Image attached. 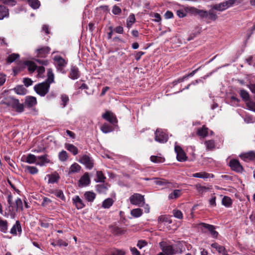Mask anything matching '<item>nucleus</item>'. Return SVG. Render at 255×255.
Listing matches in <instances>:
<instances>
[{
	"mask_svg": "<svg viewBox=\"0 0 255 255\" xmlns=\"http://www.w3.org/2000/svg\"><path fill=\"white\" fill-rule=\"evenodd\" d=\"M159 246L162 252L160 253H163L166 255H175L177 254H181L182 250L178 249L175 246L170 245L165 241H162L159 243Z\"/></svg>",
	"mask_w": 255,
	"mask_h": 255,
	"instance_id": "f257e3e1",
	"label": "nucleus"
},
{
	"mask_svg": "<svg viewBox=\"0 0 255 255\" xmlns=\"http://www.w3.org/2000/svg\"><path fill=\"white\" fill-rule=\"evenodd\" d=\"M2 103L9 107L14 109L16 112L21 113L24 110V106L20 104L18 100L13 98L12 97H8L2 101Z\"/></svg>",
	"mask_w": 255,
	"mask_h": 255,
	"instance_id": "f03ea898",
	"label": "nucleus"
},
{
	"mask_svg": "<svg viewBox=\"0 0 255 255\" xmlns=\"http://www.w3.org/2000/svg\"><path fill=\"white\" fill-rule=\"evenodd\" d=\"M49 88V83L44 82L36 85L34 89L37 94L43 97L48 92Z\"/></svg>",
	"mask_w": 255,
	"mask_h": 255,
	"instance_id": "7ed1b4c3",
	"label": "nucleus"
},
{
	"mask_svg": "<svg viewBox=\"0 0 255 255\" xmlns=\"http://www.w3.org/2000/svg\"><path fill=\"white\" fill-rule=\"evenodd\" d=\"M237 1L238 0H228L220 3L214 5L212 6V9L222 11L233 6V4Z\"/></svg>",
	"mask_w": 255,
	"mask_h": 255,
	"instance_id": "20e7f679",
	"label": "nucleus"
},
{
	"mask_svg": "<svg viewBox=\"0 0 255 255\" xmlns=\"http://www.w3.org/2000/svg\"><path fill=\"white\" fill-rule=\"evenodd\" d=\"M129 201L131 204L140 207L145 203L144 196L138 193H134L131 195L129 198Z\"/></svg>",
	"mask_w": 255,
	"mask_h": 255,
	"instance_id": "39448f33",
	"label": "nucleus"
},
{
	"mask_svg": "<svg viewBox=\"0 0 255 255\" xmlns=\"http://www.w3.org/2000/svg\"><path fill=\"white\" fill-rule=\"evenodd\" d=\"M79 162L84 165L89 169H92L94 166V160L88 155L85 154L81 156L79 160Z\"/></svg>",
	"mask_w": 255,
	"mask_h": 255,
	"instance_id": "423d86ee",
	"label": "nucleus"
},
{
	"mask_svg": "<svg viewBox=\"0 0 255 255\" xmlns=\"http://www.w3.org/2000/svg\"><path fill=\"white\" fill-rule=\"evenodd\" d=\"M53 60L55 62L57 69L62 72H64L63 68L66 66L67 62L59 55L54 56Z\"/></svg>",
	"mask_w": 255,
	"mask_h": 255,
	"instance_id": "0eeeda50",
	"label": "nucleus"
},
{
	"mask_svg": "<svg viewBox=\"0 0 255 255\" xmlns=\"http://www.w3.org/2000/svg\"><path fill=\"white\" fill-rule=\"evenodd\" d=\"M155 140L160 143L166 142L168 140V135L161 129H157L155 132Z\"/></svg>",
	"mask_w": 255,
	"mask_h": 255,
	"instance_id": "6e6552de",
	"label": "nucleus"
},
{
	"mask_svg": "<svg viewBox=\"0 0 255 255\" xmlns=\"http://www.w3.org/2000/svg\"><path fill=\"white\" fill-rule=\"evenodd\" d=\"M174 149L176 153V157L178 161L183 162L187 160V157L184 150L180 146L176 145Z\"/></svg>",
	"mask_w": 255,
	"mask_h": 255,
	"instance_id": "1a4fd4ad",
	"label": "nucleus"
},
{
	"mask_svg": "<svg viewBox=\"0 0 255 255\" xmlns=\"http://www.w3.org/2000/svg\"><path fill=\"white\" fill-rule=\"evenodd\" d=\"M50 162L49 156L47 154H44L37 156V162L36 164L40 166H45L46 164Z\"/></svg>",
	"mask_w": 255,
	"mask_h": 255,
	"instance_id": "9d476101",
	"label": "nucleus"
},
{
	"mask_svg": "<svg viewBox=\"0 0 255 255\" xmlns=\"http://www.w3.org/2000/svg\"><path fill=\"white\" fill-rule=\"evenodd\" d=\"M229 165L231 169L238 172H241L243 168L240 164L239 161L236 159H232L230 161Z\"/></svg>",
	"mask_w": 255,
	"mask_h": 255,
	"instance_id": "9b49d317",
	"label": "nucleus"
},
{
	"mask_svg": "<svg viewBox=\"0 0 255 255\" xmlns=\"http://www.w3.org/2000/svg\"><path fill=\"white\" fill-rule=\"evenodd\" d=\"M50 48L48 46H44L37 49L35 50L36 55L38 57H45L49 53Z\"/></svg>",
	"mask_w": 255,
	"mask_h": 255,
	"instance_id": "f8f14e48",
	"label": "nucleus"
},
{
	"mask_svg": "<svg viewBox=\"0 0 255 255\" xmlns=\"http://www.w3.org/2000/svg\"><path fill=\"white\" fill-rule=\"evenodd\" d=\"M90 178L89 177V173L86 172L80 178L78 182V185L79 187L87 186L90 183Z\"/></svg>",
	"mask_w": 255,
	"mask_h": 255,
	"instance_id": "ddd939ff",
	"label": "nucleus"
},
{
	"mask_svg": "<svg viewBox=\"0 0 255 255\" xmlns=\"http://www.w3.org/2000/svg\"><path fill=\"white\" fill-rule=\"evenodd\" d=\"M194 187L198 193L200 195L205 194L212 189L211 186H203L200 184H197L194 186Z\"/></svg>",
	"mask_w": 255,
	"mask_h": 255,
	"instance_id": "4468645a",
	"label": "nucleus"
},
{
	"mask_svg": "<svg viewBox=\"0 0 255 255\" xmlns=\"http://www.w3.org/2000/svg\"><path fill=\"white\" fill-rule=\"evenodd\" d=\"M73 203L77 209H81L85 207V204L79 196H76L72 198Z\"/></svg>",
	"mask_w": 255,
	"mask_h": 255,
	"instance_id": "2eb2a0df",
	"label": "nucleus"
},
{
	"mask_svg": "<svg viewBox=\"0 0 255 255\" xmlns=\"http://www.w3.org/2000/svg\"><path fill=\"white\" fill-rule=\"evenodd\" d=\"M103 118L112 124H115L117 123V120L115 115L111 112H106L103 115Z\"/></svg>",
	"mask_w": 255,
	"mask_h": 255,
	"instance_id": "dca6fc26",
	"label": "nucleus"
},
{
	"mask_svg": "<svg viewBox=\"0 0 255 255\" xmlns=\"http://www.w3.org/2000/svg\"><path fill=\"white\" fill-rule=\"evenodd\" d=\"M192 176L193 177L200 178L205 179L210 177L213 178L214 177V175L212 174H210L207 172L203 171L194 173L192 174Z\"/></svg>",
	"mask_w": 255,
	"mask_h": 255,
	"instance_id": "f3484780",
	"label": "nucleus"
},
{
	"mask_svg": "<svg viewBox=\"0 0 255 255\" xmlns=\"http://www.w3.org/2000/svg\"><path fill=\"white\" fill-rule=\"evenodd\" d=\"M211 247L216 249V250L220 254H222V255H229L227 254V251L224 247L219 245L217 243H213L211 245Z\"/></svg>",
	"mask_w": 255,
	"mask_h": 255,
	"instance_id": "a211bd4d",
	"label": "nucleus"
},
{
	"mask_svg": "<svg viewBox=\"0 0 255 255\" xmlns=\"http://www.w3.org/2000/svg\"><path fill=\"white\" fill-rule=\"evenodd\" d=\"M201 225L205 228L207 229L210 232V234L214 238H216L218 235V233L217 231L215 230V228L214 226L209 225L205 223H201Z\"/></svg>",
	"mask_w": 255,
	"mask_h": 255,
	"instance_id": "6ab92c4d",
	"label": "nucleus"
},
{
	"mask_svg": "<svg viewBox=\"0 0 255 255\" xmlns=\"http://www.w3.org/2000/svg\"><path fill=\"white\" fill-rule=\"evenodd\" d=\"M37 104L36 98L32 96H28L26 98L25 104L28 107H32Z\"/></svg>",
	"mask_w": 255,
	"mask_h": 255,
	"instance_id": "aec40b11",
	"label": "nucleus"
},
{
	"mask_svg": "<svg viewBox=\"0 0 255 255\" xmlns=\"http://www.w3.org/2000/svg\"><path fill=\"white\" fill-rule=\"evenodd\" d=\"M240 157L245 160H252L255 158V152L251 151L243 153L240 155Z\"/></svg>",
	"mask_w": 255,
	"mask_h": 255,
	"instance_id": "412c9836",
	"label": "nucleus"
},
{
	"mask_svg": "<svg viewBox=\"0 0 255 255\" xmlns=\"http://www.w3.org/2000/svg\"><path fill=\"white\" fill-rule=\"evenodd\" d=\"M21 232V228L20 226V222L18 221H17L15 224L12 226V228L10 230V233L13 235H16L17 232Z\"/></svg>",
	"mask_w": 255,
	"mask_h": 255,
	"instance_id": "4be33fe9",
	"label": "nucleus"
},
{
	"mask_svg": "<svg viewBox=\"0 0 255 255\" xmlns=\"http://www.w3.org/2000/svg\"><path fill=\"white\" fill-rule=\"evenodd\" d=\"M70 77L73 80L77 79L79 77V72L77 67H71L70 73Z\"/></svg>",
	"mask_w": 255,
	"mask_h": 255,
	"instance_id": "5701e85b",
	"label": "nucleus"
},
{
	"mask_svg": "<svg viewBox=\"0 0 255 255\" xmlns=\"http://www.w3.org/2000/svg\"><path fill=\"white\" fill-rule=\"evenodd\" d=\"M8 9L6 7L0 5V20L8 17Z\"/></svg>",
	"mask_w": 255,
	"mask_h": 255,
	"instance_id": "b1692460",
	"label": "nucleus"
},
{
	"mask_svg": "<svg viewBox=\"0 0 255 255\" xmlns=\"http://www.w3.org/2000/svg\"><path fill=\"white\" fill-rule=\"evenodd\" d=\"M84 196L86 200L88 202H93L96 198V194L95 193L91 191L86 192Z\"/></svg>",
	"mask_w": 255,
	"mask_h": 255,
	"instance_id": "393cba45",
	"label": "nucleus"
},
{
	"mask_svg": "<svg viewBox=\"0 0 255 255\" xmlns=\"http://www.w3.org/2000/svg\"><path fill=\"white\" fill-rule=\"evenodd\" d=\"M81 166L77 163H74L71 165L69 168V174L77 173L81 170Z\"/></svg>",
	"mask_w": 255,
	"mask_h": 255,
	"instance_id": "a878e982",
	"label": "nucleus"
},
{
	"mask_svg": "<svg viewBox=\"0 0 255 255\" xmlns=\"http://www.w3.org/2000/svg\"><path fill=\"white\" fill-rule=\"evenodd\" d=\"M208 128L204 126L202 128L198 129L197 134L200 136L205 137L208 134Z\"/></svg>",
	"mask_w": 255,
	"mask_h": 255,
	"instance_id": "bb28decb",
	"label": "nucleus"
},
{
	"mask_svg": "<svg viewBox=\"0 0 255 255\" xmlns=\"http://www.w3.org/2000/svg\"><path fill=\"white\" fill-rule=\"evenodd\" d=\"M14 90L17 94L20 95H25L27 93V90L22 85L17 86Z\"/></svg>",
	"mask_w": 255,
	"mask_h": 255,
	"instance_id": "cd10ccee",
	"label": "nucleus"
},
{
	"mask_svg": "<svg viewBox=\"0 0 255 255\" xmlns=\"http://www.w3.org/2000/svg\"><path fill=\"white\" fill-rule=\"evenodd\" d=\"M65 148L70 152H72L74 155L78 153V149L75 145L72 144H66Z\"/></svg>",
	"mask_w": 255,
	"mask_h": 255,
	"instance_id": "c85d7f7f",
	"label": "nucleus"
},
{
	"mask_svg": "<svg viewBox=\"0 0 255 255\" xmlns=\"http://www.w3.org/2000/svg\"><path fill=\"white\" fill-rule=\"evenodd\" d=\"M114 201L112 198H108L105 199L102 203V207L105 209H109L113 204Z\"/></svg>",
	"mask_w": 255,
	"mask_h": 255,
	"instance_id": "c756f323",
	"label": "nucleus"
},
{
	"mask_svg": "<svg viewBox=\"0 0 255 255\" xmlns=\"http://www.w3.org/2000/svg\"><path fill=\"white\" fill-rule=\"evenodd\" d=\"M54 76L51 69H48L47 71V79L45 82L48 83L49 85L54 82Z\"/></svg>",
	"mask_w": 255,
	"mask_h": 255,
	"instance_id": "7c9ffc66",
	"label": "nucleus"
},
{
	"mask_svg": "<svg viewBox=\"0 0 255 255\" xmlns=\"http://www.w3.org/2000/svg\"><path fill=\"white\" fill-rule=\"evenodd\" d=\"M25 65L27 67L30 72H33L36 69V66L33 62L27 61L25 62Z\"/></svg>",
	"mask_w": 255,
	"mask_h": 255,
	"instance_id": "2f4dec72",
	"label": "nucleus"
},
{
	"mask_svg": "<svg viewBox=\"0 0 255 255\" xmlns=\"http://www.w3.org/2000/svg\"><path fill=\"white\" fill-rule=\"evenodd\" d=\"M8 223L6 220L0 219V230L3 233H6L7 231Z\"/></svg>",
	"mask_w": 255,
	"mask_h": 255,
	"instance_id": "473e14b6",
	"label": "nucleus"
},
{
	"mask_svg": "<svg viewBox=\"0 0 255 255\" xmlns=\"http://www.w3.org/2000/svg\"><path fill=\"white\" fill-rule=\"evenodd\" d=\"M240 95L243 100L245 102H247L250 100V95L248 92L244 89H241L240 91Z\"/></svg>",
	"mask_w": 255,
	"mask_h": 255,
	"instance_id": "72a5a7b5",
	"label": "nucleus"
},
{
	"mask_svg": "<svg viewBox=\"0 0 255 255\" xmlns=\"http://www.w3.org/2000/svg\"><path fill=\"white\" fill-rule=\"evenodd\" d=\"M25 161L29 164L36 163L37 162V156L34 154H29L26 157Z\"/></svg>",
	"mask_w": 255,
	"mask_h": 255,
	"instance_id": "f704fd0d",
	"label": "nucleus"
},
{
	"mask_svg": "<svg viewBox=\"0 0 255 255\" xmlns=\"http://www.w3.org/2000/svg\"><path fill=\"white\" fill-rule=\"evenodd\" d=\"M206 147L208 150H212L215 147V142L213 140H206L205 142Z\"/></svg>",
	"mask_w": 255,
	"mask_h": 255,
	"instance_id": "c9c22d12",
	"label": "nucleus"
},
{
	"mask_svg": "<svg viewBox=\"0 0 255 255\" xmlns=\"http://www.w3.org/2000/svg\"><path fill=\"white\" fill-rule=\"evenodd\" d=\"M97 179L95 180L96 182H104L106 177L101 171H98L96 173Z\"/></svg>",
	"mask_w": 255,
	"mask_h": 255,
	"instance_id": "e433bc0d",
	"label": "nucleus"
},
{
	"mask_svg": "<svg viewBox=\"0 0 255 255\" xmlns=\"http://www.w3.org/2000/svg\"><path fill=\"white\" fill-rule=\"evenodd\" d=\"M130 214L133 217L138 218L142 215V210L139 208L132 209L130 211Z\"/></svg>",
	"mask_w": 255,
	"mask_h": 255,
	"instance_id": "4c0bfd02",
	"label": "nucleus"
},
{
	"mask_svg": "<svg viewBox=\"0 0 255 255\" xmlns=\"http://www.w3.org/2000/svg\"><path fill=\"white\" fill-rule=\"evenodd\" d=\"M181 195V190H174L171 192L168 196L169 199H176Z\"/></svg>",
	"mask_w": 255,
	"mask_h": 255,
	"instance_id": "58836bf2",
	"label": "nucleus"
},
{
	"mask_svg": "<svg viewBox=\"0 0 255 255\" xmlns=\"http://www.w3.org/2000/svg\"><path fill=\"white\" fill-rule=\"evenodd\" d=\"M108 187L106 184L97 185L96 186L97 191L100 193H105L108 190Z\"/></svg>",
	"mask_w": 255,
	"mask_h": 255,
	"instance_id": "ea45409f",
	"label": "nucleus"
},
{
	"mask_svg": "<svg viewBox=\"0 0 255 255\" xmlns=\"http://www.w3.org/2000/svg\"><path fill=\"white\" fill-rule=\"evenodd\" d=\"M135 18L133 14H131L128 16L127 20V25L128 28L131 27L132 25L135 22Z\"/></svg>",
	"mask_w": 255,
	"mask_h": 255,
	"instance_id": "a19ab883",
	"label": "nucleus"
},
{
	"mask_svg": "<svg viewBox=\"0 0 255 255\" xmlns=\"http://www.w3.org/2000/svg\"><path fill=\"white\" fill-rule=\"evenodd\" d=\"M240 102V100L235 96H232L230 98L229 103L233 106H238Z\"/></svg>",
	"mask_w": 255,
	"mask_h": 255,
	"instance_id": "79ce46f5",
	"label": "nucleus"
},
{
	"mask_svg": "<svg viewBox=\"0 0 255 255\" xmlns=\"http://www.w3.org/2000/svg\"><path fill=\"white\" fill-rule=\"evenodd\" d=\"M101 130L105 133L111 132L113 130V128L111 126L107 124H104L101 128Z\"/></svg>",
	"mask_w": 255,
	"mask_h": 255,
	"instance_id": "37998d69",
	"label": "nucleus"
},
{
	"mask_svg": "<svg viewBox=\"0 0 255 255\" xmlns=\"http://www.w3.org/2000/svg\"><path fill=\"white\" fill-rule=\"evenodd\" d=\"M29 5L33 9L38 8L40 5V2L38 0H28Z\"/></svg>",
	"mask_w": 255,
	"mask_h": 255,
	"instance_id": "c03bdc74",
	"label": "nucleus"
},
{
	"mask_svg": "<svg viewBox=\"0 0 255 255\" xmlns=\"http://www.w3.org/2000/svg\"><path fill=\"white\" fill-rule=\"evenodd\" d=\"M222 203L225 206L229 207L232 205V201L230 197L224 196L222 199Z\"/></svg>",
	"mask_w": 255,
	"mask_h": 255,
	"instance_id": "a18cd8bd",
	"label": "nucleus"
},
{
	"mask_svg": "<svg viewBox=\"0 0 255 255\" xmlns=\"http://www.w3.org/2000/svg\"><path fill=\"white\" fill-rule=\"evenodd\" d=\"M59 159L61 161H65L68 158V154L65 150L61 151L58 155Z\"/></svg>",
	"mask_w": 255,
	"mask_h": 255,
	"instance_id": "49530a36",
	"label": "nucleus"
},
{
	"mask_svg": "<svg viewBox=\"0 0 255 255\" xmlns=\"http://www.w3.org/2000/svg\"><path fill=\"white\" fill-rule=\"evenodd\" d=\"M158 222L159 223L167 222L169 224H171L172 223V220L168 217L162 215L158 217Z\"/></svg>",
	"mask_w": 255,
	"mask_h": 255,
	"instance_id": "de8ad7c7",
	"label": "nucleus"
},
{
	"mask_svg": "<svg viewBox=\"0 0 255 255\" xmlns=\"http://www.w3.org/2000/svg\"><path fill=\"white\" fill-rule=\"evenodd\" d=\"M246 103L248 109L255 112V103L250 100H249Z\"/></svg>",
	"mask_w": 255,
	"mask_h": 255,
	"instance_id": "09e8293b",
	"label": "nucleus"
},
{
	"mask_svg": "<svg viewBox=\"0 0 255 255\" xmlns=\"http://www.w3.org/2000/svg\"><path fill=\"white\" fill-rule=\"evenodd\" d=\"M47 176L49 177V183H54L58 181L59 178V176L56 174L48 175Z\"/></svg>",
	"mask_w": 255,
	"mask_h": 255,
	"instance_id": "8fccbe9b",
	"label": "nucleus"
},
{
	"mask_svg": "<svg viewBox=\"0 0 255 255\" xmlns=\"http://www.w3.org/2000/svg\"><path fill=\"white\" fill-rule=\"evenodd\" d=\"M172 214L174 217L178 219H182L183 218V214L181 212V211L177 210V209H174L172 211Z\"/></svg>",
	"mask_w": 255,
	"mask_h": 255,
	"instance_id": "3c124183",
	"label": "nucleus"
},
{
	"mask_svg": "<svg viewBox=\"0 0 255 255\" xmlns=\"http://www.w3.org/2000/svg\"><path fill=\"white\" fill-rule=\"evenodd\" d=\"M213 9L208 11V17L210 19L212 20H215L218 16L216 15V12L213 11Z\"/></svg>",
	"mask_w": 255,
	"mask_h": 255,
	"instance_id": "603ef678",
	"label": "nucleus"
},
{
	"mask_svg": "<svg viewBox=\"0 0 255 255\" xmlns=\"http://www.w3.org/2000/svg\"><path fill=\"white\" fill-rule=\"evenodd\" d=\"M26 169L31 174H36L38 172V169L35 166H26Z\"/></svg>",
	"mask_w": 255,
	"mask_h": 255,
	"instance_id": "864d4df0",
	"label": "nucleus"
},
{
	"mask_svg": "<svg viewBox=\"0 0 255 255\" xmlns=\"http://www.w3.org/2000/svg\"><path fill=\"white\" fill-rule=\"evenodd\" d=\"M19 55L18 54L13 53L8 56L7 57V62L12 63L16 59L19 58Z\"/></svg>",
	"mask_w": 255,
	"mask_h": 255,
	"instance_id": "5fc2aeb1",
	"label": "nucleus"
},
{
	"mask_svg": "<svg viewBox=\"0 0 255 255\" xmlns=\"http://www.w3.org/2000/svg\"><path fill=\"white\" fill-rule=\"evenodd\" d=\"M53 193L56 197L59 198L61 200H64L65 199L64 195L62 191L60 190H56L54 191Z\"/></svg>",
	"mask_w": 255,
	"mask_h": 255,
	"instance_id": "6e6d98bb",
	"label": "nucleus"
},
{
	"mask_svg": "<svg viewBox=\"0 0 255 255\" xmlns=\"http://www.w3.org/2000/svg\"><path fill=\"white\" fill-rule=\"evenodd\" d=\"M15 205L17 210L22 211L23 210L22 202L20 198H17L15 200Z\"/></svg>",
	"mask_w": 255,
	"mask_h": 255,
	"instance_id": "4d7b16f0",
	"label": "nucleus"
},
{
	"mask_svg": "<svg viewBox=\"0 0 255 255\" xmlns=\"http://www.w3.org/2000/svg\"><path fill=\"white\" fill-rule=\"evenodd\" d=\"M61 99L62 101V105H63V107H65L68 102H69V97L66 95H62L61 97Z\"/></svg>",
	"mask_w": 255,
	"mask_h": 255,
	"instance_id": "13d9d810",
	"label": "nucleus"
},
{
	"mask_svg": "<svg viewBox=\"0 0 255 255\" xmlns=\"http://www.w3.org/2000/svg\"><path fill=\"white\" fill-rule=\"evenodd\" d=\"M150 160L152 162L154 163H159L163 161V159L161 157L156 156H151L150 157Z\"/></svg>",
	"mask_w": 255,
	"mask_h": 255,
	"instance_id": "bf43d9fd",
	"label": "nucleus"
},
{
	"mask_svg": "<svg viewBox=\"0 0 255 255\" xmlns=\"http://www.w3.org/2000/svg\"><path fill=\"white\" fill-rule=\"evenodd\" d=\"M201 18H206L208 17V11L202 9H199L197 14Z\"/></svg>",
	"mask_w": 255,
	"mask_h": 255,
	"instance_id": "052dcab7",
	"label": "nucleus"
},
{
	"mask_svg": "<svg viewBox=\"0 0 255 255\" xmlns=\"http://www.w3.org/2000/svg\"><path fill=\"white\" fill-rule=\"evenodd\" d=\"M122 10L121 8L117 5H114L113 7L112 12L115 14H119L121 13Z\"/></svg>",
	"mask_w": 255,
	"mask_h": 255,
	"instance_id": "680f3d73",
	"label": "nucleus"
},
{
	"mask_svg": "<svg viewBox=\"0 0 255 255\" xmlns=\"http://www.w3.org/2000/svg\"><path fill=\"white\" fill-rule=\"evenodd\" d=\"M23 82L26 87H29V86H31L33 83V81L31 80V79L28 78H24L23 80Z\"/></svg>",
	"mask_w": 255,
	"mask_h": 255,
	"instance_id": "e2e57ef3",
	"label": "nucleus"
},
{
	"mask_svg": "<svg viewBox=\"0 0 255 255\" xmlns=\"http://www.w3.org/2000/svg\"><path fill=\"white\" fill-rule=\"evenodd\" d=\"M112 255H125L124 250L116 249L112 252Z\"/></svg>",
	"mask_w": 255,
	"mask_h": 255,
	"instance_id": "0e129e2a",
	"label": "nucleus"
},
{
	"mask_svg": "<svg viewBox=\"0 0 255 255\" xmlns=\"http://www.w3.org/2000/svg\"><path fill=\"white\" fill-rule=\"evenodd\" d=\"M1 2L5 4L13 6L15 4V1L14 0H0Z\"/></svg>",
	"mask_w": 255,
	"mask_h": 255,
	"instance_id": "69168bd1",
	"label": "nucleus"
},
{
	"mask_svg": "<svg viewBox=\"0 0 255 255\" xmlns=\"http://www.w3.org/2000/svg\"><path fill=\"white\" fill-rule=\"evenodd\" d=\"M176 14L180 18L185 17L186 15V12L183 9H179L176 11Z\"/></svg>",
	"mask_w": 255,
	"mask_h": 255,
	"instance_id": "338daca9",
	"label": "nucleus"
},
{
	"mask_svg": "<svg viewBox=\"0 0 255 255\" xmlns=\"http://www.w3.org/2000/svg\"><path fill=\"white\" fill-rule=\"evenodd\" d=\"M5 160L7 162L8 164L12 168H15V163L14 161L10 159L9 157H5Z\"/></svg>",
	"mask_w": 255,
	"mask_h": 255,
	"instance_id": "774afa93",
	"label": "nucleus"
}]
</instances>
